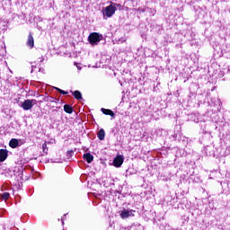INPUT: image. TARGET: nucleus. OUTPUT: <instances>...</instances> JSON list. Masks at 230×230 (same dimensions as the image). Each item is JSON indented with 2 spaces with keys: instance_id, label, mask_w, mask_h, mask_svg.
<instances>
[{
  "instance_id": "21",
  "label": "nucleus",
  "mask_w": 230,
  "mask_h": 230,
  "mask_svg": "<svg viewBox=\"0 0 230 230\" xmlns=\"http://www.w3.org/2000/svg\"><path fill=\"white\" fill-rule=\"evenodd\" d=\"M49 102H55V98H53V97H49Z\"/></svg>"
},
{
  "instance_id": "24",
  "label": "nucleus",
  "mask_w": 230,
  "mask_h": 230,
  "mask_svg": "<svg viewBox=\"0 0 230 230\" xmlns=\"http://www.w3.org/2000/svg\"><path fill=\"white\" fill-rule=\"evenodd\" d=\"M62 225L64 226V219H62Z\"/></svg>"
},
{
  "instance_id": "7",
  "label": "nucleus",
  "mask_w": 230,
  "mask_h": 230,
  "mask_svg": "<svg viewBox=\"0 0 230 230\" xmlns=\"http://www.w3.org/2000/svg\"><path fill=\"white\" fill-rule=\"evenodd\" d=\"M101 111H102V114H105L106 116H111V118H115V116H116L114 114V111H112L111 110L102 108Z\"/></svg>"
},
{
  "instance_id": "2",
  "label": "nucleus",
  "mask_w": 230,
  "mask_h": 230,
  "mask_svg": "<svg viewBox=\"0 0 230 230\" xmlns=\"http://www.w3.org/2000/svg\"><path fill=\"white\" fill-rule=\"evenodd\" d=\"M34 105H37V100L27 99L23 102H22L21 107H22V109H23V111H31V109H33Z\"/></svg>"
},
{
  "instance_id": "6",
  "label": "nucleus",
  "mask_w": 230,
  "mask_h": 230,
  "mask_svg": "<svg viewBox=\"0 0 230 230\" xmlns=\"http://www.w3.org/2000/svg\"><path fill=\"white\" fill-rule=\"evenodd\" d=\"M8 158V150L0 149V163H4Z\"/></svg>"
},
{
  "instance_id": "10",
  "label": "nucleus",
  "mask_w": 230,
  "mask_h": 230,
  "mask_svg": "<svg viewBox=\"0 0 230 230\" xmlns=\"http://www.w3.org/2000/svg\"><path fill=\"white\" fill-rule=\"evenodd\" d=\"M84 159L86 160V163L91 164L93 163L94 156H93L91 153H86L84 155Z\"/></svg>"
},
{
  "instance_id": "4",
  "label": "nucleus",
  "mask_w": 230,
  "mask_h": 230,
  "mask_svg": "<svg viewBox=\"0 0 230 230\" xmlns=\"http://www.w3.org/2000/svg\"><path fill=\"white\" fill-rule=\"evenodd\" d=\"M134 213H136V210L134 209L123 208V210L119 212V217L125 220L127 218H130V217H136Z\"/></svg>"
},
{
  "instance_id": "11",
  "label": "nucleus",
  "mask_w": 230,
  "mask_h": 230,
  "mask_svg": "<svg viewBox=\"0 0 230 230\" xmlns=\"http://www.w3.org/2000/svg\"><path fill=\"white\" fill-rule=\"evenodd\" d=\"M97 137L100 139V141H103V139H105V130L103 128L99 130L97 133Z\"/></svg>"
},
{
  "instance_id": "8",
  "label": "nucleus",
  "mask_w": 230,
  "mask_h": 230,
  "mask_svg": "<svg viewBox=\"0 0 230 230\" xmlns=\"http://www.w3.org/2000/svg\"><path fill=\"white\" fill-rule=\"evenodd\" d=\"M27 46H29V48H33V46H35V40H33V36L31 35V33L29 34L27 40Z\"/></svg>"
},
{
  "instance_id": "22",
  "label": "nucleus",
  "mask_w": 230,
  "mask_h": 230,
  "mask_svg": "<svg viewBox=\"0 0 230 230\" xmlns=\"http://www.w3.org/2000/svg\"><path fill=\"white\" fill-rule=\"evenodd\" d=\"M44 101H45V102H49V97H45V98H44Z\"/></svg>"
},
{
  "instance_id": "15",
  "label": "nucleus",
  "mask_w": 230,
  "mask_h": 230,
  "mask_svg": "<svg viewBox=\"0 0 230 230\" xmlns=\"http://www.w3.org/2000/svg\"><path fill=\"white\" fill-rule=\"evenodd\" d=\"M54 89H56V91H58V93H60V94H69V93H67L60 88L54 87Z\"/></svg>"
},
{
  "instance_id": "3",
  "label": "nucleus",
  "mask_w": 230,
  "mask_h": 230,
  "mask_svg": "<svg viewBox=\"0 0 230 230\" xmlns=\"http://www.w3.org/2000/svg\"><path fill=\"white\" fill-rule=\"evenodd\" d=\"M116 13V8L111 4L105 7L102 11L103 19H107V17H112Z\"/></svg>"
},
{
  "instance_id": "26",
  "label": "nucleus",
  "mask_w": 230,
  "mask_h": 230,
  "mask_svg": "<svg viewBox=\"0 0 230 230\" xmlns=\"http://www.w3.org/2000/svg\"><path fill=\"white\" fill-rule=\"evenodd\" d=\"M39 71H42V70H40V68Z\"/></svg>"
},
{
  "instance_id": "18",
  "label": "nucleus",
  "mask_w": 230,
  "mask_h": 230,
  "mask_svg": "<svg viewBox=\"0 0 230 230\" xmlns=\"http://www.w3.org/2000/svg\"><path fill=\"white\" fill-rule=\"evenodd\" d=\"M18 143H19V146H21L22 145H24V143H26V140H24V139H18Z\"/></svg>"
},
{
  "instance_id": "12",
  "label": "nucleus",
  "mask_w": 230,
  "mask_h": 230,
  "mask_svg": "<svg viewBox=\"0 0 230 230\" xmlns=\"http://www.w3.org/2000/svg\"><path fill=\"white\" fill-rule=\"evenodd\" d=\"M64 111L67 114H73V107H71V105H69V104H65L64 105Z\"/></svg>"
},
{
  "instance_id": "23",
  "label": "nucleus",
  "mask_w": 230,
  "mask_h": 230,
  "mask_svg": "<svg viewBox=\"0 0 230 230\" xmlns=\"http://www.w3.org/2000/svg\"><path fill=\"white\" fill-rule=\"evenodd\" d=\"M40 63L44 62V58H40Z\"/></svg>"
},
{
  "instance_id": "9",
  "label": "nucleus",
  "mask_w": 230,
  "mask_h": 230,
  "mask_svg": "<svg viewBox=\"0 0 230 230\" xmlns=\"http://www.w3.org/2000/svg\"><path fill=\"white\" fill-rule=\"evenodd\" d=\"M9 146H11V148H17V146H19V139L17 138L11 139L9 142Z\"/></svg>"
},
{
  "instance_id": "19",
  "label": "nucleus",
  "mask_w": 230,
  "mask_h": 230,
  "mask_svg": "<svg viewBox=\"0 0 230 230\" xmlns=\"http://www.w3.org/2000/svg\"><path fill=\"white\" fill-rule=\"evenodd\" d=\"M73 154H74L73 151H68L66 155L67 157H73Z\"/></svg>"
},
{
  "instance_id": "14",
  "label": "nucleus",
  "mask_w": 230,
  "mask_h": 230,
  "mask_svg": "<svg viewBox=\"0 0 230 230\" xmlns=\"http://www.w3.org/2000/svg\"><path fill=\"white\" fill-rule=\"evenodd\" d=\"M111 6H113V8H115V11L118 10H123V5H121V4H116V3H111Z\"/></svg>"
},
{
  "instance_id": "1",
  "label": "nucleus",
  "mask_w": 230,
  "mask_h": 230,
  "mask_svg": "<svg viewBox=\"0 0 230 230\" xmlns=\"http://www.w3.org/2000/svg\"><path fill=\"white\" fill-rule=\"evenodd\" d=\"M101 40H103V35H102L98 32H92L88 36V42L92 46H98V44H100Z\"/></svg>"
},
{
  "instance_id": "17",
  "label": "nucleus",
  "mask_w": 230,
  "mask_h": 230,
  "mask_svg": "<svg viewBox=\"0 0 230 230\" xmlns=\"http://www.w3.org/2000/svg\"><path fill=\"white\" fill-rule=\"evenodd\" d=\"M42 149L44 154H48V144L44 143L42 145Z\"/></svg>"
},
{
  "instance_id": "16",
  "label": "nucleus",
  "mask_w": 230,
  "mask_h": 230,
  "mask_svg": "<svg viewBox=\"0 0 230 230\" xmlns=\"http://www.w3.org/2000/svg\"><path fill=\"white\" fill-rule=\"evenodd\" d=\"M2 199H4V200H8V199H10V193L8 192H4L2 194Z\"/></svg>"
},
{
  "instance_id": "5",
  "label": "nucleus",
  "mask_w": 230,
  "mask_h": 230,
  "mask_svg": "<svg viewBox=\"0 0 230 230\" xmlns=\"http://www.w3.org/2000/svg\"><path fill=\"white\" fill-rule=\"evenodd\" d=\"M123 155H117L113 160V164L116 168H120L121 164H123Z\"/></svg>"
},
{
  "instance_id": "25",
  "label": "nucleus",
  "mask_w": 230,
  "mask_h": 230,
  "mask_svg": "<svg viewBox=\"0 0 230 230\" xmlns=\"http://www.w3.org/2000/svg\"><path fill=\"white\" fill-rule=\"evenodd\" d=\"M39 71H42V70H40V68Z\"/></svg>"
},
{
  "instance_id": "13",
  "label": "nucleus",
  "mask_w": 230,
  "mask_h": 230,
  "mask_svg": "<svg viewBox=\"0 0 230 230\" xmlns=\"http://www.w3.org/2000/svg\"><path fill=\"white\" fill-rule=\"evenodd\" d=\"M73 96H75V100H82V93L78 90L73 92Z\"/></svg>"
},
{
  "instance_id": "20",
  "label": "nucleus",
  "mask_w": 230,
  "mask_h": 230,
  "mask_svg": "<svg viewBox=\"0 0 230 230\" xmlns=\"http://www.w3.org/2000/svg\"><path fill=\"white\" fill-rule=\"evenodd\" d=\"M35 69H37V66H31V73H33V71H35Z\"/></svg>"
}]
</instances>
